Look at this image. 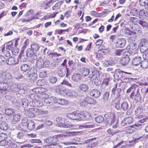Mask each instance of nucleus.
I'll use <instances>...</instances> for the list:
<instances>
[{
	"instance_id": "1a4fd4ad",
	"label": "nucleus",
	"mask_w": 148,
	"mask_h": 148,
	"mask_svg": "<svg viewBox=\"0 0 148 148\" xmlns=\"http://www.w3.org/2000/svg\"><path fill=\"white\" fill-rule=\"evenodd\" d=\"M138 119H140L143 118L137 122V124L139 125L140 126H144L147 122L148 118L145 116L143 117L142 115H140L138 116Z\"/></svg>"
},
{
	"instance_id": "4d7b16f0",
	"label": "nucleus",
	"mask_w": 148,
	"mask_h": 148,
	"mask_svg": "<svg viewBox=\"0 0 148 148\" xmlns=\"http://www.w3.org/2000/svg\"><path fill=\"white\" fill-rule=\"evenodd\" d=\"M109 94L108 92H106L103 95V99L105 101H107L108 100Z\"/></svg>"
},
{
	"instance_id": "a211bd4d",
	"label": "nucleus",
	"mask_w": 148,
	"mask_h": 148,
	"mask_svg": "<svg viewBox=\"0 0 148 148\" xmlns=\"http://www.w3.org/2000/svg\"><path fill=\"white\" fill-rule=\"evenodd\" d=\"M147 14V12L143 9H142L139 11L138 15L140 19L144 20L145 18V17L146 16Z\"/></svg>"
},
{
	"instance_id": "2f4dec72",
	"label": "nucleus",
	"mask_w": 148,
	"mask_h": 148,
	"mask_svg": "<svg viewBox=\"0 0 148 148\" xmlns=\"http://www.w3.org/2000/svg\"><path fill=\"white\" fill-rule=\"evenodd\" d=\"M31 48L35 52H36L38 51L40 49V46L38 44L34 43L31 46Z\"/></svg>"
},
{
	"instance_id": "e2e57ef3",
	"label": "nucleus",
	"mask_w": 148,
	"mask_h": 148,
	"mask_svg": "<svg viewBox=\"0 0 148 148\" xmlns=\"http://www.w3.org/2000/svg\"><path fill=\"white\" fill-rule=\"evenodd\" d=\"M49 55L50 56H51L52 58L53 57H57L61 56V55L60 53H58L56 52L55 53H51L49 54Z\"/></svg>"
},
{
	"instance_id": "2eb2a0df",
	"label": "nucleus",
	"mask_w": 148,
	"mask_h": 148,
	"mask_svg": "<svg viewBox=\"0 0 148 148\" xmlns=\"http://www.w3.org/2000/svg\"><path fill=\"white\" fill-rule=\"evenodd\" d=\"M27 126L28 129L30 130H33L35 127V124L34 122L32 120H29L27 121Z\"/></svg>"
},
{
	"instance_id": "6ab92c4d",
	"label": "nucleus",
	"mask_w": 148,
	"mask_h": 148,
	"mask_svg": "<svg viewBox=\"0 0 148 148\" xmlns=\"http://www.w3.org/2000/svg\"><path fill=\"white\" fill-rule=\"evenodd\" d=\"M132 28L133 31H131V32L133 34H134L136 33L140 34L142 33V30L141 27L138 26H136L135 27H133Z\"/></svg>"
},
{
	"instance_id": "b1692460",
	"label": "nucleus",
	"mask_w": 148,
	"mask_h": 148,
	"mask_svg": "<svg viewBox=\"0 0 148 148\" xmlns=\"http://www.w3.org/2000/svg\"><path fill=\"white\" fill-rule=\"evenodd\" d=\"M96 139V138H94L89 140V142L90 143H90L89 145L91 148L94 147L97 145V141H95Z\"/></svg>"
},
{
	"instance_id": "338daca9",
	"label": "nucleus",
	"mask_w": 148,
	"mask_h": 148,
	"mask_svg": "<svg viewBox=\"0 0 148 148\" xmlns=\"http://www.w3.org/2000/svg\"><path fill=\"white\" fill-rule=\"evenodd\" d=\"M45 95H46V99H45L44 100V101L45 102V103H51V100L49 99H48V98L49 97V95L48 94H44Z\"/></svg>"
},
{
	"instance_id": "a878e982",
	"label": "nucleus",
	"mask_w": 148,
	"mask_h": 148,
	"mask_svg": "<svg viewBox=\"0 0 148 148\" xmlns=\"http://www.w3.org/2000/svg\"><path fill=\"white\" fill-rule=\"evenodd\" d=\"M81 76L78 74H75L72 76V78L73 81L75 82H79L80 80Z\"/></svg>"
},
{
	"instance_id": "0eeeda50",
	"label": "nucleus",
	"mask_w": 148,
	"mask_h": 148,
	"mask_svg": "<svg viewBox=\"0 0 148 148\" xmlns=\"http://www.w3.org/2000/svg\"><path fill=\"white\" fill-rule=\"evenodd\" d=\"M125 40L123 38L117 39L115 42V45L116 48L123 47L125 44Z\"/></svg>"
},
{
	"instance_id": "c03bdc74",
	"label": "nucleus",
	"mask_w": 148,
	"mask_h": 148,
	"mask_svg": "<svg viewBox=\"0 0 148 148\" xmlns=\"http://www.w3.org/2000/svg\"><path fill=\"white\" fill-rule=\"evenodd\" d=\"M143 112V110L140 107H138L137 108L135 111V113L137 116H139L142 114Z\"/></svg>"
},
{
	"instance_id": "5fc2aeb1",
	"label": "nucleus",
	"mask_w": 148,
	"mask_h": 148,
	"mask_svg": "<svg viewBox=\"0 0 148 148\" xmlns=\"http://www.w3.org/2000/svg\"><path fill=\"white\" fill-rule=\"evenodd\" d=\"M49 81L52 84L55 83L57 81V79L54 77H50L49 79Z\"/></svg>"
},
{
	"instance_id": "603ef678",
	"label": "nucleus",
	"mask_w": 148,
	"mask_h": 148,
	"mask_svg": "<svg viewBox=\"0 0 148 148\" xmlns=\"http://www.w3.org/2000/svg\"><path fill=\"white\" fill-rule=\"evenodd\" d=\"M94 125L92 124L91 123H87L82 125V127L84 128H92Z\"/></svg>"
},
{
	"instance_id": "0e129e2a",
	"label": "nucleus",
	"mask_w": 148,
	"mask_h": 148,
	"mask_svg": "<svg viewBox=\"0 0 148 148\" xmlns=\"http://www.w3.org/2000/svg\"><path fill=\"white\" fill-rule=\"evenodd\" d=\"M1 139L2 140H5L8 138L7 135L5 133H2L0 134Z\"/></svg>"
},
{
	"instance_id": "f3484780",
	"label": "nucleus",
	"mask_w": 148,
	"mask_h": 148,
	"mask_svg": "<svg viewBox=\"0 0 148 148\" xmlns=\"http://www.w3.org/2000/svg\"><path fill=\"white\" fill-rule=\"evenodd\" d=\"M79 90L83 92H87L89 89V86L85 84H82L79 86Z\"/></svg>"
},
{
	"instance_id": "20e7f679",
	"label": "nucleus",
	"mask_w": 148,
	"mask_h": 148,
	"mask_svg": "<svg viewBox=\"0 0 148 148\" xmlns=\"http://www.w3.org/2000/svg\"><path fill=\"white\" fill-rule=\"evenodd\" d=\"M104 116L106 119V121L108 124H110L111 125L114 123L115 118L114 114L112 113H109L106 114Z\"/></svg>"
},
{
	"instance_id": "864d4df0",
	"label": "nucleus",
	"mask_w": 148,
	"mask_h": 148,
	"mask_svg": "<svg viewBox=\"0 0 148 148\" xmlns=\"http://www.w3.org/2000/svg\"><path fill=\"white\" fill-rule=\"evenodd\" d=\"M74 126V125L68 123H65V124L62 125V127L65 128H69L73 127Z\"/></svg>"
},
{
	"instance_id": "473e14b6",
	"label": "nucleus",
	"mask_w": 148,
	"mask_h": 148,
	"mask_svg": "<svg viewBox=\"0 0 148 148\" xmlns=\"http://www.w3.org/2000/svg\"><path fill=\"white\" fill-rule=\"evenodd\" d=\"M138 23L140 25L143 27H148V24L145 21L141 20H139L138 21Z\"/></svg>"
},
{
	"instance_id": "de8ad7c7",
	"label": "nucleus",
	"mask_w": 148,
	"mask_h": 148,
	"mask_svg": "<svg viewBox=\"0 0 148 148\" xmlns=\"http://www.w3.org/2000/svg\"><path fill=\"white\" fill-rule=\"evenodd\" d=\"M37 110H38L37 112H36V115L46 114L48 113L47 111H43L41 110L38 109H37Z\"/></svg>"
},
{
	"instance_id": "8fccbe9b",
	"label": "nucleus",
	"mask_w": 148,
	"mask_h": 148,
	"mask_svg": "<svg viewBox=\"0 0 148 148\" xmlns=\"http://www.w3.org/2000/svg\"><path fill=\"white\" fill-rule=\"evenodd\" d=\"M140 47V52L143 53L146 51H148V47L143 46H139Z\"/></svg>"
},
{
	"instance_id": "774afa93",
	"label": "nucleus",
	"mask_w": 148,
	"mask_h": 148,
	"mask_svg": "<svg viewBox=\"0 0 148 148\" xmlns=\"http://www.w3.org/2000/svg\"><path fill=\"white\" fill-rule=\"evenodd\" d=\"M59 3H56L52 7V9L53 10H56L60 8V6L58 5Z\"/></svg>"
},
{
	"instance_id": "ddd939ff",
	"label": "nucleus",
	"mask_w": 148,
	"mask_h": 148,
	"mask_svg": "<svg viewBox=\"0 0 148 148\" xmlns=\"http://www.w3.org/2000/svg\"><path fill=\"white\" fill-rule=\"evenodd\" d=\"M80 72L85 76H87L91 73V71H90L89 69L87 68L82 67L80 69Z\"/></svg>"
},
{
	"instance_id": "a19ab883",
	"label": "nucleus",
	"mask_w": 148,
	"mask_h": 148,
	"mask_svg": "<svg viewBox=\"0 0 148 148\" xmlns=\"http://www.w3.org/2000/svg\"><path fill=\"white\" fill-rule=\"evenodd\" d=\"M15 110L13 109L8 108L5 110V114L10 115L14 112Z\"/></svg>"
},
{
	"instance_id": "052dcab7",
	"label": "nucleus",
	"mask_w": 148,
	"mask_h": 148,
	"mask_svg": "<svg viewBox=\"0 0 148 148\" xmlns=\"http://www.w3.org/2000/svg\"><path fill=\"white\" fill-rule=\"evenodd\" d=\"M50 138L52 142V145L53 144L55 143L58 141V138L57 137V136H54L53 137H50Z\"/></svg>"
},
{
	"instance_id": "5701e85b",
	"label": "nucleus",
	"mask_w": 148,
	"mask_h": 148,
	"mask_svg": "<svg viewBox=\"0 0 148 148\" xmlns=\"http://www.w3.org/2000/svg\"><path fill=\"white\" fill-rule=\"evenodd\" d=\"M43 89L40 87H38L32 90V91L35 94H42L43 92Z\"/></svg>"
},
{
	"instance_id": "58836bf2",
	"label": "nucleus",
	"mask_w": 148,
	"mask_h": 148,
	"mask_svg": "<svg viewBox=\"0 0 148 148\" xmlns=\"http://www.w3.org/2000/svg\"><path fill=\"white\" fill-rule=\"evenodd\" d=\"M28 121V120H27V119L26 118H24L23 119L22 121L19 124V126L20 127H21V125H23V127H25L26 125H27V122Z\"/></svg>"
},
{
	"instance_id": "c756f323",
	"label": "nucleus",
	"mask_w": 148,
	"mask_h": 148,
	"mask_svg": "<svg viewBox=\"0 0 148 148\" xmlns=\"http://www.w3.org/2000/svg\"><path fill=\"white\" fill-rule=\"evenodd\" d=\"M20 119V115L18 114H15L13 118V122L16 123H18Z\"/></svg>"
},
{
	"instance_id": "72a5a7b5",
	"label": "nucleus",
	"mask_w": 148,
	"mask_h": 148,
	"mask_svg": "<svg viewBox=\"0 0 148 148\" xmlns=\"http://www.w3.org/2000/svg\"><path fill=\"white\" fill-rule=\"evenodd\" d=\"M21 106L23 108H26L28 106V101L26 99H23L21 100Z\"/></svg>"
},
{
	"instance_id": "412c9836",
	"label": "nucleus",
	"mask_w": 148,
	"mask_h": 148,
	"mask_svg": "<svg viewBox=\"0 0 148 148\" xmlns=\"http://www.w3.org/2000/svg\"><path fill=\"white\" fill-rule=\"evenodd\" d=\"M37 77V74L34 73L29 74L27 76V78L29 79L32 80H36Z\"/></svg>"
},
{
	"instance_id": "aec40b11",
	"label": "nucleus",
	"mask_w": 148,
	"mask_h": 148,
	"mask_svg": "<svg viewBox=\"0 0 148 148\" xmlns=\"http://www.w3.org/2000/svg\"><path fill=\"white\" fill-rule=\"evenodd\" d=\"M8 128V125L7 123L2 121L0 122V128L1 130H6Z\"/></svg>"
},
{
	"instance_id": "49530a36",
	"label": "nucleus",
	"mask_w": 148,
	"mask_h": 148,
	"mask_svg": "<svg viewBox=\"0 0 148 148\" xmlns=\"http://www.w3.org/2000/svg\"><path fill=\"white\" fill-rule=\"evenodd\" d=\"M138 10L136 8H133L131 10L130 13L132 15L136 16L138 15Z\"/></svg>"
},
{
	"instance_id": "ea45409f",
	"label": "nucleus",
	"mask_w": 148,
	"mask_h": 148,
	"mask_svg": "<svg viewBox=\"0 0 148 148\" xmlns=\"http://www.w3.org/2000/svg\"><path fill=\"white\" fill-rule=\"evenodd\" d=\"M121 108L123 110H126L128 108V105L127 102L124 101L121 105Z\"/></svg>"
},
{
	"instance_id": "dca6fc26",
	"label": "nucleus",
	"mask_w": 148,
	"mask_h": 148,
	"mask_svg": "<svg viewBox=\"0 0 148 148\" xmlns=\"http://www.w3.org/2000/svg\"><path fill=\"white\" fill-rule=\"evenodd\" d=\"M133 93H132L130 96V98H134V100L137 102L141 100V97L139 92L137 91L136 94L134 96Z\"/></svg>"
},
{
	"instance_id": "c85d7f7f",
	"label": "nucleus",
	"mask_w": 148,
	"mask_h": 148,
	"mask_svg": "<svg viewBox=\"0 0 148 148\" xmlns=\"http://www.w3.org/2000/svg\"><path fill=\"white\" fill-rule=\"evenodd\" d=\"M34 51L32 49L29 48L27 50L26 55L27 57H31L34 54Z\"/></svg>"
},
{
	"instance_id": "f8f14e48",
	"label": "nucleus",
	"mask_w": 148,
	"mask_h": 148,
	"mask_svg": "<svg viewBox=\"0 0 148 148\" xmlns=\"http://www.w3.org/2000/svg\"><path fill=\"white\" fill-rule=\"evenodd\" d=\"M90 95L95 98H98L101 95L100 91L94 89L92 90L90 92Z\"/></svg>"
},
{
	"instance_id": "7ed1b4c3",
	"label": "nucleus",
	"mask_w": 148,
	"mask_h": 148,
	"mask_svg": "<svg viewBox=\"0 0 148 148\" xmlns=\"http://www.w3.org/2000/svg\"><path fill=\"white\" fill-rule=\"evenodd\" d=\"M49 63L48 60L39 58L37 61L36 65L38 68H40L47 66Z\"/></svg>"
},
{
	"instance_id": "a18cd8bd",
	"label": "nucleus",
	"mask_w": 148,
	"mask_h": 148,
	"mask_svg": "<svg viewBox=\"0 0 148 148\" xmlns=\"http://www.w3.org/2000/svg\"><path fill=\"white\" fill-rule=\"evenodd\" d=\"M66 74V70L65 69H60L58 72V75L60 77H63Z\"/></svg>"
},
{
	"instance_id": "69168bd1",
	"label": "nucleus",
	"mask_w": 148,
	"mask_h": 148,
	"mask_svg": "<svg viewBox=\"0 0 148 148\" xmlns=\"http://www.w3.org/2000/svg\"><path fill=\"white\" fill-rule=\"evenodd\" d=\"M87 101H86V98L83 100V101L81 102L80 103V106H82V107L86 106L87 105Z\"/></svg>"
},
{
	"instance_id": "4be33fe9",
	"label": "nucleus",
	"mask_w": 148,
	"mask_h": 148,
	"mask_svg": "<svg viewBox=\"0 0 148 148\" xmlns=\"http://www.w3.org/2000/svg\"><path fill=\"white\" fill-rule=\"evenodd\" d=\"M129 61L128 57H124L120 60V62L122 65H126L128 63Z\"/></svg>"
},
{
	"instance_id": "09e8293b",
	"label": "nucleus",
	"mask_w": 148,
	"mask_h": 148,
	"mask_svg": "<svg viewBox=\"0 0 148 148\" xmlns=\"http://www.w3.org/2000/svg\"><path fill=\"white\" fill-rule=\"evenodd\" d=\"M125 122L127 123V125H128L131 124L133 121V119L132 117H129L125 118Z\"/></svg>"
},
{
	"instance_id": "bb28decb",
	"label": "nucleus",
	"mask_w": 148,
	"mask_h": 148,
	"mask_svg": "<svg viewBox=\"0 0 148 148\" xmlns=\"http://www.w3.org/2000/svg\"><path fill=\"white\" fill-rule=\"evenodd\" d=\"M56 102L62 105H66L68 104V102L67 100L61 99H57Z\"/></svg>"
},
{
	"instance_id": "6e6d98bb",
	"label": "nucleus",
	"mask_w": 148,
	"mask_h": 148,
	"mask_svg": "<svg viewBox=\"0 0 148 148\" xmlns=\"http://www.w3.org/2000/svg\"><path fill=\"white\" fill-rule=\"evenodd\" d=\"M6 59L3 56H0V65L4 64L6 62Z\"/></svg>"
},
{
	"instance_id": "3c124183",
	"label": "nucleus",
	"mask_w": 148,
	"mask_h": 148,
	"mask_svg": "<svg viewBox=\"0 0 148 148\" xmlns=\"http://www.w3.org/2000/svg\"><path fill=\"white\" fill-rule=\"evenodd\" d=\"M134 128L131 127H129L126 130V132L127 134H132L134 132Z\"/></svg>"
},
{
	"instance_id": "6e6552de",
	"label": "nucleus",
	"mask_w": 148,
	"mask_h": 148,
	"mask_svg": "<svg viewBox=\"0 0 148 148\" xmlns=\"http://www.w3.org/2000/svg\"><path fill=\"white\" fill-rule=\"evenodd\" d=\"M19 61L18 58H16L13 57H11L6 60V63L9 65H15L18 64Z\"/></svg>"
},
{
	"instance_id": "bf43d9fd",
	"label": "nucleus",
	"mask_w": 148,
	"mask_h": 148,
	"mask_svg": "<svg viewBox=\"0 0 148 148\" xmlns=\"http://www.w3.org/2000/svg\"><path fill=\"white\" fill-rule=\"evenodd\" d=\"M8 148H17V146L15 143L10 142L8 145Z\"/></svg>"
},
{
	"instance_id": "680f3d73",
	"label": "nucleus",
	"mask_w": 148,
	"mask_h": 148,
	"mask_svg": "<svg viewBox=\"0 0 148 148\" xmlns=\"http://www.w3.org/2000/svg\"><path fill=\"white\" fill-rule=\"evenodd\" d=\"M62 146L58 144H52L48 148H61Z\"/></svg>"
},
{
	"instance_id": "f03ea898",
	"label": "nucleus",
	"mask_w": 148,
	"mask_h": 148,
	"mask_svg": "<svg viewBox=\"0 0 148 148\" xmlns=\"http://www.w3.org/2000/svg\"><path fill=\"white\" fill-rule=\"evenodd\" d=\"M91 73L88 76V78H90L91 80L94 82L96 85H99L101 83V82L99 79V76L98 73L94 71H92Z\"/></svg>"
},
{
	"instance_id": "e433bc0d",
	"label": "nucleus",
	"mask_w": 148,
	"mask_h": 148,
	"mask_svg": "<svg viewBox=\"0 0 148 148\" xmlns=\"http://www.w3.org/2000/svg\"><path fill=\"white\" fill-rule=\"evenodd\" d=\"M95 121L98 123H101L104 121V118L101 116H98L95 118Z\"/></svg>"
},
{
	"instance_id": "9b49d317",
	"label": "nucleus",
	"mask_w": 148,
	"mask_h": 148,
	"mask_svg": "<svg viewBox=\"0 0 148 148\" xmlns=\"http://www.w3.org/2000/svg\"><path fill=\"white\" fill-rule=\"evenodd\" d=\"M75 135V133L74 132H67L64 134L58 135L57 137H58V138H61L62 139H63L66 137L73 136Z\"/></svg>"
},
{
	"instance_id": "cd10ccee",
	"label": "nucleus",
	"mask_w": 148,
	"mask_h": 148,
	"mask_svg": "<svg viewBox=\"0 0 148 148\" xmlns=\"http://www.w3.org/2000/svg\"><path fill=\"white\" fill-rule=\"evenodd\" d=\"M141 67L143 69L146 68L148 67V60L145 59L141 62Z\"/></svg>"
},
{
	"instance_id": "9d476101",
	"label": "nucleus",
	"mask_w": 148,
	"mask_h": 148,
	"mask_svg": "<svg viewBox=\"0 0 148 148\" xmlns=\"http://www.w3.org/2000/svg\"><path fill=\"white\" fill-rule=\"evenodd\" d=\"M25 134L23 132H18L16 136L17 139L19 141L18 143H22L24 142L25 140Z\"/></svg>"
},
{
	"instance_id": "f257e3e1",
	"label": "nucleus",
	"mask_w": 148,
	"mask_h": 148,
	"mask_svg": "<svg viewBox=\"0 0 148 148\" xmlns=\"http://www.w3.org/2000/svg\"><path fill=\"white\" fill-rule=\"evenodd\" d=\"M12 79V75L10 73H7L0 80V95H5L8 90L9 84Z\"/></svg>"
},
{
	"instance_id": "7c9ffc66",
	"label": "nucleus",
	"mask_w": 148,
	"mask_h": 148,
	"mask_svg": "<svg viewBox=\"0 0 148 148\" xmlns=\"http://www.w3.org/2000/svg\"><path fill=\"white\" fill-rule=\"evenodd\" d=\"M139 46H143L148 47V41L145 38H143L140 40Z\"/></svg>"
},
{
	"instance_id": "4c0bfd02",
	"label": "nucleus",
	"mask_w": 148,
	"mask_h": 148,
	"mask_svg": "<svg viewBox=\"0 0 148 148\" xmlns=\"http://www.w3.org/2000/svg\"><path fill=\"white\" fill-rule=\"evenodd\" d=\"M29 69V67L27 64H23L21 66V70L24 71H28Z\"/></svg>"
},
{
	"instance_id": "79ce46f5",
	"label": "nucleus",
	"mask_w": 148,
	"mask_h": 148,
	"mask_svg": "<svg viewBox=\"0 0 148 148\" xmlns=\"http://www.w3.org/2000/svg\"><path fill=\"white\" fill-rule=\"evenodd\" d=\"M13 43L12 42H10L7 44L6 46V48L7 49H8L12 51L13 49Z\"/></svg>"
},
{
	"instance_id": "f704fd0d",
	"label": "nucleus",
	"mask_w": 148,
	"mask_h": 148,
	"mask_svg": "<svg viewBox=\"0 0 148 148\" xmlns=\"http://www.w3.org/2000/svg\"><path fill=\"white\" fill-rule=\"evenodd\" d=\"M86 101H87V103L90 104H95L96 103V101L90 97H86Z\"/></svg>"
},
{
	"instance_id": "37998d69",
	"label": "nucleus",
	"mask_w": 148,
	"mask_h": 148,
	"mask_svg": "<svg viewBox=\"0 0 148 148\" xmlns=\"http://www.w3.org/2000/svg\"><path fill=\"white\" fill-rule=\"evenodd\" d=\"M10 142L6 140H2L0 141V145L5 147L7 145L8 146Z\"/></svg>"
},
{
	"instance_id": "13d9d810",
	"label": "nucleus",
	"mask_w": 148,
	"mask_h": 148,
	"mask_svg": "<svg viewBox=\"0 0 148 148\" xmlns=\"http://www.w3.org/2000/svg\"><path fill=\"white\" fill-rule=\"evenodd\" d=\"M148 3V0H140L139 3L140 5L144 6Z\"/></svg>"
},
{
	"instance_id": "393cba45",
	"label": "nucleus",
	"mask_w": 148,
	"mask_h": 148,
	"mask_svg": "<svg viewBox=\"0 0 148 148\" xmlns=\"http://www.w3.org/2000/svg\"><path fill=\"white\" fill-rule=\"evenodd\" d=\"M61 84L65 85L68 86L72 88H75V84L73 82L70 83L69 81L66 80H64Z\"/></svg>"
},
{
	"instance_id": "c9c22d12",
	"label": "nucleus",
	"mask_w": 148,
	"mask_h": 148,
	"mask_svg": "<svg viewBox=\"0 0 148 148\" xmlns=\"http://www.w3.org/2000/svg\"><path fill=\"white\" fill-rule=\"evenodd\" d=\"M32 103H34V106L35 107H39L42 106L43 105L42 102L40 101H32Z\"/></svg>"
},
{
	"instance_id": "39448f33",
	"label": "nucleus",
	"mask_w": 148,
	"mask_h": 148,
	"mask_svg": "<svg viewBox=\"0 0 148 148\" xmlns=\"http://www.w3.org/2000/svg\"><path fill=\"white\" fill-rule=\"evenodd\" d=\"M66 117L72 120H81V117L79 114L75 112L68 114L66 115Z\"/></svg>"
},
{
	"instance_id": "4468645a",
	"label": "nucleus",
	"mask_w": 148,
	"mask_h": 148,
	"mask_svg": "<svg viewBox=\"0 0 148 148\" xmlns=\"http://www.w3.org/2000/svg\"><path fill=\"white\" fill-rule=\"evenodd\" d=\"M141 62V58L140 56H137L134 58L132 60L133 64L135 66H137L140 64Z\"/></svg>"
},
{
	"instance_id": "423d86ee",
	"label": "nucleus",
	"mask_w": 148,
	"mask_h": 148,
	"mask_svg": "<svg viewBox=\"0 0 148 148\" xmlns=\"http://www.w3.org/2000/svg\"><path fill=\"white\" fill-rule=\"evenodd\" d=\"M37 110L36 108H31L28 110L25 111V113L29 117L33 118L35 116Z\"/></svg>"
}]
</instances>
